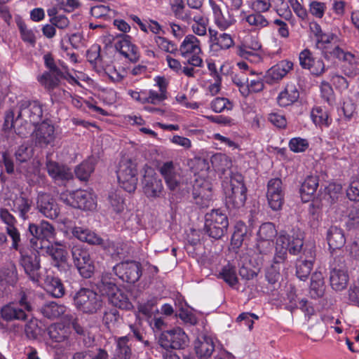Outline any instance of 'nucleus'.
<instances>
[{
  "mask_svg": "<svg viewBox=\"0 0 359 359\" xmlns=\"http://www.w3.org/2000/svg\"><path fill=\"white\" fill-rule=\"evenodd\" d=\"M15 118L12 119L11 126L20 136L29 133L32 126L38 123L42 118V104L38 100L22 99L20 100L13 112Z\"/></svg>",
  "mask_w": 359,
  "mask_h": 359,
  "instance_id": "f257e3e1",
  "label": "nucleus"
},
{
  "mask_svg": "<svg viewBox=\"0 0 359 359\" xmlns=\"http://www.w3.org/2000/svg\"><path fill=\"white\" fill-rule=\"evenodd\" d=\"M338 37L333 34H322L317 46L322 49L327 57H336L346 63V73L349 76L359 74V63L355 57L349 52H345L337 44Z\"/></svg>",
  "mask_w": 359,
  "mask_h": 359,
  "instance_id": "f03ea898",
  "label": "nucleus"
},
{
  "mask_svg": "<svg viewBox=\"0 0 359 359\" xmlns=\"http://www.w3.org/2000/svg\"><path fill=\"white\" fill-rule=\"evenodd\" d=\"M304 245L303 237L299 231L287 232L282 231L279 233L276 242V253L273 257L274 263H280L287 258V253L297 255L300 252Z\"/></svg>",
  "mask_w": 359,
  "mask_h": 359,
  "instance_id": "7ed1b4c3",
  "label": "nucleus"
},
{
  "mask_svg": "<svg viewBox=\"0 0 359 359\" xmlns=\"http://www.w3.org/2000/svg\"><path fill=\"white\" fill-rule=\"evenodd\" d=\"M180 56L185 60V65L203 67V50L201 41L193 34L187 35L178 47Z\"/></svg>",
  "mask_w": 359,
  "mask_h": 359,
  "instance_id": "20e7f679",
  "label": "nucleus"
},
{
  "mask_svg": "<svg viewBox=\"0 0 359 359\" xmlns=\"http://www.w3.org/2000/svg\"><path fill=\"white\" fill-rule=\"evenodd\" d=\"M98 288L102 295L107 297L109 302L114 306L125 310L133 308V294L121 291L114 283L102 279Z\"/></svg>",
  "mask_w": 359,
  "mask_h": 359,
  "instance_id": "39448f33",
  "label": "nucleus"
},
{
  "mask_svg": "<svg viewBox=\"0 0 359 359\" xmlns=\"http://www.w3.org/2000/svg\"><path fill=\"white\" fill-rule=\"evenodd\" d=\"M229 226L227 216L219 209L212 210L205 215V230L209 236L221 238Z\"/></svg>",
  "mask_w": 359,
  "mask_h": 359,
  "instance_id": "423d86ee",
  "label": "nucleus"
},
{
  "mask_svg": "<svg viewBox=\"0 0 359 359\" xmlns=\"http://www.w3.org/2000/svg\"><path fill=\"white\" fill-rule=\"evenodd\" d=\"M222 187L229 208L243 207L247 198V188L243 181H223Z\"/></svg>",
  "mask_w": 359,
  "mask_h": 359,
  "instance_id": "0eeeda50",
  "label": "nucleus"
},
{
  "mask_svg": "<svg viewBox=\"0 0 359 359\" xmlns=\"http://www.w3.org/2000/svg\"><path fill=\"white\" fill-rule=\"evenodd\" d=\"M76 308L85 313H95L102 307V299L94 291L82 288L74 296Z\"/></svg>",
  "mask_w": 359,
  "mask_h": 359,
  "instance_id": "6e6552de",
  "label": "nucleus"
},
{
  "mask_svg": "<svg viewBox=\"0 0 359 359\" xmlns=\"http://www.w3.org/2000/svg\"><path fill=\"white\" fill-rule=\"evenodd\" d=\"M65 201L71 206L83 211H94L97 208V196L92 189H78L69 193Z\"/></svg>",
  "mask_w": 359,
  "mask_h": 359,
  "instance_id": "1a4fd4ad",
  "label": "nucleus"
},
{
  "mask_svg": "<svg viewBox=\"0 0 359 359\" xmlns=\"http://www.w3.org/2000/svg\"><path fill=\"white\" fill-rule=\"evenodd\" d=\"M29 231L34 237V239L31 240V243L36 251L38 250H42L55 236V229L48 222L43 221L39 225L31 224L29 226Z\"/></svg>",
  "mask_w": 359,
  "mask_h": 359,
  "instance_id": "9d476101",
  "label": "nucleus"
},
{
  "mask_svg": "<svg viewBox=\"0 0 359 359\" xmlns=\"http://www.w3.org/2000/svg\"><path fill=\"white\" fill-rule=\"evenodd\" d=\"M188 336L179 327L163 332L159 337V344L165 349L184 348L188 346Z\"/></svg>",
  "mask_w": 359,
  "mask_h": 359,
  "instance_id": "9b49d317",
  "label": "nucleus"
},
{
  "mask_svg": "<svg viewBox=\"0 0 359 359\" xmlns=\"http://www.w3.org/2000/svg\"><path fill=\"white\" fill-rule=\"evenodd\" d=\"M29 294L30 293L27 294L25 292L20 294L19 304L22 308H18L15 304H9L4 306L1 311L2 318L6 320H25L27 318L25 310L27 311L32 310Z\"/></svg>",
  "mask_w": 359,
  "mask_h": 359,
  "instance_id": "f8f14e48",
  "label": "nucleus"
},
{
  "mask_svg": "<svg viewBox=\"0 0 359 359\" xmlns=\"http://www.w3.org/2000/svg\"><path fill=\"white\" fill-rule=\"evenodd\" d=\"M73 261L80 275L84 278L92 276L95 271L94 262L90 253L79 247H74L72 250Z\"/></svg>",
  "mask_w": 359,
  "mask_h": 359,
  "instance_id": "ddd939ff",
  "label": "nucleus"
},
{
  "mask_svg": "<svg viewBox=\"0 0 359 359\" xmlns=\"http://www.w3.org/2000/svg\"><path fill=\"white\" fill-rule=\"evenodd\" d=\"M20 266L23 268L29 278L34 283H38L40 278V260L36 253H21Z\"/></svg>",
  "mask_w": 359,
  "mask_h": 359,
  "instance_id": "4468645a",
  "label": "nucleus"
},
{
  "mask_svg": "<svg viewBox=\"0 0 359 359\" xmlns=\"http://www.w3.org/2000/svg\"><path fill=\"white\" fill-rule=\"evenodd\" d=\"M299 60L301 67L309 69L313 75L319 76L325 72V65L322 59L314 57L308 49L300 52Z\"/></svg>",
  "mask_w": 359,
  "mask_h": 359,
  "instance_id": "2eb2a0df",
  "label": "nucleus"
},
{
  "mask_svg": "<svg viewBox=\"0 0 359 359\" xmlns=\"http://www.w3.org/2000/svg\"><path fill=\"white\" fill-rule=\"evenodd\" d=\"M154 81L156 82V86L159 89L158 92L151 90L149 91L148 96L147 97H143L141 94H139L138 97H136V100L146 101L151 104H158L167 99V88L168 85L167 79L163 76H156L154 79Z\"/></svg>",
  "mask_w": 359,
  "mask_h": 359,
  "instance_id": "dca6fc26",
  "label": "nucleus"
},
{
  "mask_svg": "<svg viewBox=\"0 0 359 359\" xmlns=\"http://www.w3.org/2000/svg\"><path fill=\"white\" fill-rule=\"evenodd\" d=\"M267 199L273 210H279L283 203L282 181H269Z\"/></svg>",
  "mask_w": 359,
  "mask_h": 359,
  "instance_id": "f3484780",
  "label": "nucleus"
},
{
  "mask_svg": "<svg viewBox=\"0 0 359 359\" xmlns=\"http://www.w3.org/2000/svg\"><path fill=\"white\" fill-rule=\"evenodd\" d=\"M37 208L46 217L55 219L60 213L57 204L47 194H40L37 198Z\"/></svg>",
  "mask_w": 359,
  "mask_h": 359,
  "instance_id": "a211bd4d",
  "label": "nucleus"
},
{
  "mask_svg": "<svg viewBox=\"0 0 359 359\" xmlns=\"http://www.w3.org/2000/svg\"><path fill=\"white\" fill-rule=\"evenodd\" d=\"M34 137L36 143L41 147L50 144L55 139L54 126L43 121L35 130Z\"/></svg>",
  "mask_w": 359,
  "mask_h": 359,
  "instance_id": "6ab92c4d",
  "label": "nucleus"
},
{
  "mask_svg": "<svg viewBox=\"0 0 359 359\" xmlns=\"http://www.w3.org/2000/svg\"><path fill=\"white\" fill-rule=\"evenodd\" d=\"M293 68V63L291 61L284 60L271 67L266 73V82L273 83L281 80Z\"/></svg>",
  "mask_w": 359,
  "mask_h": 359,
  "instance_id": "aec40b11",
  "label": "nucleus"
},
{
  "mask_svg": "<svg viewBox=\"0 0 359 359\" xmlns=\"http://www.w3.org/2000/svg\"><path fill=\"white\" fill-rule=\"evenodd\" d=\"M72 233L75 238L82 242H86L90 245H100L104 248H107L108 246L99 235L88 228L75 226L73 228Z\"/></svg>",
  "mask_w": 359,
  "mask_h": 359,
  "instance_id": "412c9836",
  "label": "nucleus"
},
{
  "mask_svg": "<svg viewBox=\"0 0 359 359\" xmlns=\"http://www.w3.org/2000/svg\"><path fill=\"white\" fill-rule=\"evenodd\" d=\"M208 3L212 11L214 22L219 29L226 30L235 24L234 18L229 14L225 15L214 0H209Z\"/></svg>",
  "mask_w": 359,
  "mask_h": 359,
  "instance_id": "4be33fe9",
  "label": "nucleus"
},
{
  "mask_svg": "<svg viewBox=\"0 0 359 359\" xmlns=\"http://www.w3.org/2000/svg\"><path fill=\"white\" fill-rule=\"evenodd\" d=\"M349 276L344 267L333 268L330 273V285L335 291L344 290L348 283Z\"/></svg>",
  "mask_w": 359,
  "mask_h": 359,
  "instance_id": "5701e85b",
  "label": "nucleus"
},
{
  "mask_svg": "<svg viewBox=\"0 0 359 359\" xmlns=\"http://www.w3.org/2000/svg\"><path fill=\"white\" fill-rule=\"evenodd\" d=\"M0 218L6 224V231L13 240V248L17 249L20 238V233L15 226L16 222L15 217L6 209L1 208Z\"/></svg>",
  "mask_w": 359,
  "mask_h": 359,
  "instance_id": "b1692460",
  "label": "nucleus"
},
{
  "mask_svg": "<svg viewBox=\"0 0 359 359\" xmlns=\"http://www.w3.org/2000/svg\"><path fill=\"white\" fill-rule=\"evenodd\" d=\"M41 314L48 319H56L67 314H70L68 312V308L64 304H57L55 302H49L45 303L40 309Z\"/></svg>",
  "mask_w": 359,
  "mask_h": 359,
  "instance_id": "393cba45",
  "label": "nucleus"
},
{
  "mask_svg": "<svg viewBox=\"0 0 359 359\" xmlns=\"http://www.w3.org/2000/svg\"><path fill=\"white\" fill-rule=\"evenodd\" d=\"M194 198L196 203L204 206L208 205L212 197V188L209 181H203L201 184L194 185Z\"/></svg>",
  "mask_w": 359,
  "mask_h": 359,
  "instance_id": "a878e982",
  "label": "nucleus"
},
{
  "mask_svg": "<svg viewBox=\"0 0 359 359\" xmlns=\"http://www.w3.org/2000/svg\"><path fill=\"white\" fill-rule=\"evenodd\" d=\"M327 241L330 249H341L346 243L344 230L337 226H331L327 231Z\"/></svg>",
  "mask_w": 359,
  "mask_h": 359,
  "instance_id": "bb28decb",
  "label": "nucleus"
},
{
  "mask_svg": "<svg viewBox=\"0 0 359 359\" xmlns=\"http://www.w3.org/2000/svg\"><path fill=\"white\" fill-rule=\"evenodd\" d=\"M134 266L135 264L132 261L122 262L114 266V271L123 281L133 284L135 283Z\"/></svg>",
  "mask_w": 359,
  "mask_h": 359,
  "instance_id": "cd10ccee",
  "label": "nucleus"
},
{
  "mask_svg": "<svg viewBox=\"0 0 359 359\" xmlns=\"http://www.w3.org/2000/svg\"><path fill=\"white\" fill-rule=\"evenodd\" d=\"M299 95L296 86L292 83H287L284 90L279 93L277 97L278 103L280 107L289 106L298 100Z\"/></svg>",
  "mask_w": 359,
  "mask_h": 359,
  "instance_id": "c85d7f7f",
  "label": "nucleus"
},
{
  "mask_svg": "<svg viewBox=\"0 0 359 359\" xmlns=\"http://www.w3.org/2000/svg\"><path fill=\"white\" fill-rule=\"evenodd\" d=\"M115 48L126 59L130 62L135 61V45L132 37L123 35L115 44Z\"/></svg>",
  "mask_w": 359,
  "mask_h": 359,
  "instance_id": "c756f323",
  "label": "nucleus"
},
{
  "mask_svg": "<svg viewBox=\"0 0 359 359\" xmlns=\"http://www.w3.org/2000/svg\"><path fill=\"white\" fill-rule=\"evenodd\" d=\"M197 355L201 359H206L211 356L215 349L213 339L210 336H205L198 339L195 344Z\"/></svg>",
  "mask_w": 359,
  "mask_h": 359,
  "instance_id": "7c9ffc66",
  "label": "nucleus"
},
{
  "mask_svg": "<svg viewBox=\"0 0 359 359\" xmlns=\"http://www.w3.org/2000/svg\"><path fill=\"white\" fill-rule=\"evenodd\" d=\"M46 168L49 176L55 180H70L72 178L70 170L67 167L60 165L56 162L48 161Z\"/></svg>",
  "mask_w": 359,
  "mask_h": 359,
  "instance_id": "2f4dec72",
  "label": "nucleus"
},
{
  "mask_svg": "<svg viewBox=\"0 0 359 359\" xmlns=\"http://www.w3.org/2000/svg\"><path fill=\"white\" fill-rule=\"evenodd\" d=\"M311 118L313 123L319 128H328L332 123V118L328 111L320 107H316L312 109Z\"/></svg>",
  "mask_w": 359,
  "mask_h": 359,
  "instance_id": "473e14b6",
  "label": "nucleus"
},
{
  "mask_svg": "<svg viewBox=\"0 0 359 359\" xmlns=\"http://www.w3.org/2000/svg\"><path fill=\"white\" fill-rule=\"evenodd\" d=\"M46 291L55 298H60L65 294V288L60 280L52 276H47L44 282Z\"/></svg>",
  "mask_w": 359,
  "mask_h": 359,
  "instance_id": "72a5a7b5",
  "label": "nucleus"
},
{
  "mask_svg": "<svg viewBox=\"0 0 359 359\" xmlns=\"http://www.w3.org/2000/svg\"><path fill=\"white\" fill-rule=\"evenodd\" d=\"M325 290L324 276L320 271H316L311 276L310 290L313 297H322Z\"/></svg>",
  "mask_w": 359,
  "mask_h": 359,
  "instance_id": "f704fd0d",
  "label": "nucleus"
},
{
  "mask_svg": "<svg viewBox=\"0 0 359 359\" xmlns=\"http://www.w3.org/2000/svg\"><path fill=\"white\" fill-rule=\"evenodd\" d=\"M64 76L57 75L51 72H43L41 75L39 76L37 79L38 81L46 89L51 90L57 88L60 82V79Z\"/></svg>",
  "mask_w": 359,
  "mask_h": 359,
  "instance_id": "c9c22d12",
  "label": "nucleus"
},
{
  "mask_svg": "<svg viewBox=\"0 0 359 359\" xmlns=\"http://www.w3.org/2000/svg\"><path fill=\"white\" fill-rule=\"evenodd\" d=\"M95 169L94 158H89L83 161L81 164L75 168V174L79 180H88L91 173Z\"/></svg>",
  "mask_w": 359,
  "mask_h": 359,
  "instance_id": "e433bc0d",
  "label": "nucleus"
},
{
  "mask_svg": "<svg viewBox=\"0 0 359 359\" xmlns=\"http://www.w3.org/2000/svg\"><path fill=\"white\" fill-rule=\"evenodd\" d=\"M107 201L109 208L116 213L121 212L125 208L124 200L120 190H111L108 194Z\"/></svg>",
  "mask_w": 359,
  "mask_h": 359,
  "instance_id": "4c0bfd02",
  "label": "nucleus"
},
{
  "mask_svg": "<svg viewBox=\"0 0 359 359\" xmlns=\"http://www.w3.org/2000/svg\"><path fill=\"white\" fill-rule=\"evenodd\" d=\"M43 248L46 249L47 254L56 262L55 265H57L60 262H65L67 261V252L62 245L57 244L49 245L48 244Z\"/></svg>",
  "mask_w": 359,
  "mask_h": 359,
  "instance_id": "58836bf2",
  "label": "nucleus"
},
{
  "mask_svg": "<svg viewBox=\"0 0 359 359\" xmlns=\"http://www.w3.org/2000/svg\"><path fill=\"white\" fill-rule=\"evenodd\" d=\"M31 202L27 198L20 196L15 197L13 200L12 210L19 213V216L23 219L27 218V214L30 210Z\"/></svg>",
  "mask_w": 359,
  "mask_h": 359,
  "instance_id": "ea45409f",
  "label": "nucleus"
},
{
  "mask_svg": "<svg viewBox=\"0 0 359 359\" xmlns=\"http://www.w3.org/2000/svg\"><path fill=\"white\" fill-rule=\"evenodd\" d=\"M128 341L127 337H121L118 340L113 359H130L131 351L127 345Z\"/></svg>",
  "mask_w": 359,
  "mask_h": 359,
  "instance_id": "a19ab883",
  "label": "nucleus"
},
{
  "mask_svg": "<svg viewBox=\"0 0 359 359\" xmlns=\"http://www.w3.org/2000/svg\"><path fill=\"white\" fill-rule=\"evenodd\" d=\"M318 187V181H304L300 187L302 200L307 202L311 200Z\"/></svg>",
  "mask_w": 359,
  "mask_h": 359,
  "instance_id": "79ce46f5",
  "label": "nucleus"
},
{
  "mask_svg": "<svg viewBox=\"0 0 359 359\" xmlns=\"http://www.w3.org/2000/svg\"><path fill=\"white\" fill-rule=\"evenodd\" d=\"M48 334L51 339L56 342H62L69 337L67 328L61 325H53L48 329Z\"/></svg>",
  "mask_w": 359,
  "mask_h": 359,
  "instance_id": "37998d69",
  "label": "nucleus"
},
{
  "mask_svg": "<svg viewBox=\"0 0 359 359\" xmlns=\"http://www.w3.org/2000/svg\"><path fill=\"white\" fill-rule=\"evenodd\" d=\"M276 235L277 231L274 224L271 222H266L259 226L257 238L273 241Z\"/></svg>",
  "mask_w": 359,
  "mask_h": 359,
  "instance_id": "c03bdc74",
  "label": "nucleus"
},
{
  "mask_svg": "<svg viewBox=\"0 0 359 359\" xmlns=\"http://www.w3.org/2000/svg\"><path fill=\"white\" fill-rule=\"evenodd\" d=\"M312 267L313 262L311 260H305L301 258L297 263V277L302 280H305L310 274Z\"/></svg>",
  "mask_w": 359,
  "mask_h": 359,
  "instance_id": "a18cd8bd",
  "label": "nucleus"
},
{
  "mask_svg": "<svg viewBox=\"0 0 359 359\" xmlns=\"http://www.w3.org/2000/svg\"><path fill=\"white\" fill-rule=\"evenodd\" d=\"M219 276L231 287L236 285L238 283L236 269L230 265L223 267Z\"/></svg>",
  "mask_w": 359,
  "mask_h": 359,
  "instance_id": "49530a36",
  "label": "nucleus"
},
{
  "mask_svg": "<svg viewBox=\"0 0 359 359\" xmlns=\"http://www.w3.org/2000/svg\"><path fill=\"white\" fill-rule=\"evenodd\" d=\"M210 108L215 113H221L225 109L231 110L233 104L226 97H216L210 103Z\"/></svg>",
  "mask_w": 359,
  "mask_h": 359,
  "instance_id": "de8ad7c7",
  "label": "nucleus"
},
{
  "mask_svg": "<svg viewBox=\"0 0 359 359\" xmlns=\"http://www.w3.org/2000/svg\"><path fill=\"white\" fill-rule=\"evenodd\" d=\"M288 147L294 153H302L309 148V142L306 139L300 137H293L289 141Z\"/></svg>",
  "mask_w": 359,
  "mask_h": 359,
  "instance_id": "09e8293b",
  "label": "nucleus"
},
{
  "mask_svg": "<svg viewBox=\"0 0 359 359\" xmlns=\"http://www.w3.org/2000/svg\"><path fill=\"white\" fill-rule=\"evenodd\" d=\"M163 190L161 181H147L144 187L145 194L149 197L159 196Z\"/></svg>",
  "mask_w": 359,
  "mask_h": 359,
  "instance_id": "8fccbe9b",
  "label": "nucleus"
},
{
  "mask_svg": "<svg viewBox=\"0 0 359 359\" xmlns=\"http://www.w3.org/2000/svg\"><path fill=\"white\" fill-rule=\"evenodd\" d=\"M155 42L158 47L165 52L170 53H175L178 50V47L177 44L171 41H169L165 37L159 36H156Z\"/></svg>",
  "mask_w": 359,
  "mask_h": 359,
  "instance_id": "3c124183",
  "label": "nucleus"
},
{
  "mask_svg": "<svg viewBox=\"0 0 359 359\" xmlns=\"http://www.w3.org/2000/svg\"><path fill=\"white\" fill-rule=\"evenodd\" d=\"M160 172L165 180H172L177 177L178 168L173 162L168 161L163 163L160 168Z\"/></svg>",
  "mask_w": 359,
  "mask_h": 359,
  "instance_id": "603ef678",
  "label": "nucleus"
},
{
  "mask_svg": "<svg viewBox=\"0 0 359 359\" xmlns=\"http://www.w3.org/2000/svg\"><path fill=\"white\" fill-rule=\"evenodd\" d=\"M247 22L257 28L261 29L266 27L269 25V22L266 18L261 13H255L250 14L246 17Z\"/></svg>",
  "mask_w": 359,
  "mask_h": 359,
  "instance_id": "864d4df0",
  "label": "nucleus"
},
{
  "mask_svg": "<svg viewBox=\"0 0 359 359\" xmlns=\"http://www.w3.org/2000/svg\"><path fill=\"white\" fill-rule=\"evenodd\" d=\"M327 189L328 193L325 195V200L330 204V205H333L339 201L341 186H334V184H330Z\"/></svg>",
  "mask_w": 359,
  "mask_h": 359,
  "instance_id": "5fc2aeb1",
  "label": "nucleus"
},
{
  "mask_svg": "<svg viewBox=\"0 0 359 359\" xmlns=\"http://www.w3.org/2000/svg\"><path fill=\"white\" fill-rule=\"evenodd\" d=\"M25 331L28 338L32 339H36L40 334L38 320L36 318L30 319L25 325Z\"/></svg>",
  "mask_w": 359,
  "mask_h": 359,
  "instance_id": "6e6d98bb",
  "label": "nucleus"
},
{
  "mask_svg": "<svg viewBox=\"0 0 359 359\" xmlns=\"http://www.w3.org/2000/svg\"><path fill=\"white\" fill-rule=\"evenodd\" d=\"M270 6L273 5L276 9L278 14L286 19L289 18L292 13L288 10V6L285 4V0H268Z\"/></svg>",
  "mask_w": 359,
  "mask_h": 359,
  "instance_id": "4d7b16f0",
  "label": "nucleus"
},
{
  "mask_svg": "<svg viewBox=\"0 0 359 359\" xmlns=\"http://www.w3.org/2000/svg\"><path fill=\"white\" fill-rule=\"evenodd\" d=\"M299 302L295 290L293 287H290L285 298V309L292 312L299 307Z\"/></svg>",
  "mask_w": 359,
  "mask_h": 359,
  "instance_id": "13d9d810",
  "label": "nucleus"
},
{
  "mask_svg": "<svg viewBox=\"0 0 359 359\" xmlns=\"http://www.w3.org/2000/svg\"><path fill=\"white\" fill-rule=\"evenodd\" d=\"M72 103L76 108H81L83 107V104H85L86 106L88 108H89L90 109H92L96 112H98L99 114H100L102 115L107 114L105 111L104 109H102V108L97 107V106L94 105L93 104H92L88 101H86L79 97H73L72 99Z\"/></svg>",
  "mask_w": 359,
  "mask_h": 359,
  "instance_id": "bf43d9fd",
  "label": "nucleus"
},
{
  "mask_svg": "<svg viewBox=\"0 0 359 359\" xmlns=\"http://www.w3.org/2000/svg\"><path fill=\"white\" fill-rule=\"evenodd\" d=\"M342 111L345 118L349 121L356 114V104L351 99H346L342 105Z\"/></svg>",
  "mask_w": 359,
  "mask_h": 359,
  "instance_id": "052dcab7",
  "label": "nucleus"
},
{
  "mask_svg": "<svg viewBox=\"0 0 359 359\" xmlns=\"http://www.w3.org/2000/svg\"><path fill=\"white\" fill-rule=\"evenodd\" d=\"M273 241L257 238L256 250L261 255H268L273 249Z\"/></svg>",
  "mask_w": 359,
  "mask_h": 359,
  "instance_id": "680f3d73",
  "label": "nucleus"
},
{
  "mask_svg": "<svg viewBox=\"0 0 359 359\" xmlns=\"http://www.w3.org/2000/svg\"><path fill=\"white\" fill-rule=\"evenodd\" d=\"M192 165L194 174H198L200 177H204V174L208 169V161L203 158H196L192 161Z\"/></svg>",
  "mask_w": 359,
  "mask_h": 359,
  "instance_id": "e2e57ef3",
  "label": "nucleus"
},
{
  "mask_svg": "<svg viewBox=\"0 0 359 359\" xmlns=\"http://www.w3.org/2000/svg\"><path fill=\"white\" fill-rule=\"evenodd\" d=\"M86 57L91 64L95 65H101L102 57L100 55V48L98 46H93L86 53Z\"/></svg>",
  "mask_w": 359,
  "mask_h": 359,
  "instance_id": "0e129e2a",
  "label": "nucleus"
},
{
  "mask_svg": "<svg viewBox=\"0 0 359 359\" xmlns=\"http://www.w3.org/2000/svg\"><path fill=\"white\" fill-rule=\"evenodd\" d=\"M32 155V149L25 144L20 145L15 151V158L20 163L29 160Z\"/></svg>",
  "mask_w": 359,
  "mask_h": 359,
  "instance_id": "69168bd1",
  "label": "nucleus"
},
{
  "mask_svg": "<svg viewBox=\"0 0 359 359\" xmlns=\"http://www.w3.org/2000/svg\"><path fill=\"white\" fill-rule=\"evenodd\" d=\"M46 67L49 69L47 72L56 74L57 75H62L63 72L59 66L55 63L53 57L50 54H46L43 56Z\"/></svg>",
  "mask_w": 359,
  "mask_h": 359,
  "instance_id": "338daca9",
  "label": "nucleus"
},
{
  "mask_svg": "<svg viewBox=\"0 0 359 359\" xmlns=\"http://www.w3.org/2000/svg\"><path fill=\"white\" fill-rule=\"evenodd\" d=\"M234 42L231 36L229 34L224 33L219 36L217 39L216 45L218 46L221 49H229L233 46Z\"/></svg>",
  "mask_w": 359,
  "mask_h": 359,
  "instance_id": "774afa93",
  "label": "nucleus"
}]
</instances>
